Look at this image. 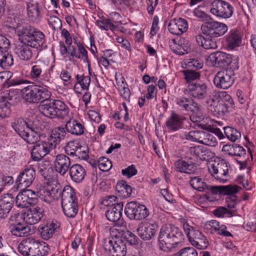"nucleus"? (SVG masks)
<instances>
[{"label":"nucleus","instance_id":"obj_25","mask_svg":"<svg viewBox=\"0 0 256 256\" xmlns=\"http://www.w3.org/2000/svg\"><path fill=\"white\" fill-rule=\"evenodd\" d=\"M224 38L226 46L230 50L238 47L242 44V34L238 30H230Z\"/></svg>","mask_w":256,"mask_h":256},{"label":"nucleus","instance_id":"obj_41","mask_svg":"<svg viewBox=\"0 0 256 256\" xmlns=\"http://www.w3.org/2000/svg\"><path fill=\"white\" fill-rule=\"evenodd\" d=\"M30 126L21 117L14 118L11 123L12 127L20 136H24L26 132V128H28Z\"/></svg>","mask_w":256,"mask_h":256},{"label":"nucleus","instance_id":"obj_53","mask_svg":"<svg viewBox=\"0 0 256 256\" xmlns=\"http://www.w3.org/2000/svg\"><path fill=\"white\" fill-rule=\"evenodd\" d=\"M26 198V194L24 190L19 192L16 198V204L20 208H28L30 206Z\"/></svg>","mask_w":256,"mask_h":256},{"label":"nucleus","instance_id":"obj_14","mask_svg":"<svg viewBox=\"0 0 256 256\" xmlns=\"http://www.w3.org/2000/svg\"><path fill=\"white\" fill-rule=\"evenodd\" d=\"M104 248L112 256H125L126 254V242L119 238L110 240L105 243Z\"/></svg>","mask_w":256,"mask_h":256},{"label":"nucleus","instance_id":"obj_58","mask_svg":"<svg viewBox=\"0 0 256 256\" xmlns=\"http://www.w3.org/2000/svg\"><path fill=\"white\" fill-rule=\"evenodd\" d=\"M98 166L100 170L106 172L112 168V162L106 158L101 157L98 160Z\"/></svg>","mask_w":256,"mask_h":256},{"label":"nucleus","instance_id":"obj_2","mask_svg":"<svg viewBox=\"0 0 256 256\" xmlns=\"http://www.w3.org/2000/svg\"><path fill=\"white\" fill-rule=\"evenodd\" d=\"M158 239L160 250L165 252H170L183 242L184 236L178 227L172 224H166L161 227Z\"/></svg>","mask_w":256,"mask_h":256},{"label":"nucleus","instance_id":"obj_54","mask_svg":"<svg viewBox=\"0 0 256 256\" xmlns=\"http://www.w3.org/2000/svg\"><path fill=\"white\" fill-rule=\"evenodd\" d=\"M234 210H228L225 207L220 206L214 210L213 214L217 217L230 218L234 216Z\"/></svg>","mask_w":256,"mask_h":256},{"label":"nucleus","instance_id":"obj_47","mask_svg":"<svg viewBox=\"0 0 256 256\" xmlns=\"http://www.w3.org/2000/svg\"><path fill=\"white\" fill-rule=\"evenodd\" d=\"M27 14L28 18L32 20H36L40 16L38 3L30 0L27 4Z\"/></svg>","mask_w":256,"mask_h":256},{"label":"nucleus","instance_id":"obj_46","mask_svg":"<svg viewBox=\"0 0 256 256\" xmlns=\"http://www.w3.org/2000/svg\"><path fill=\"white\" fill-rule=\"evenodd\" d=\"M39 172L45 178L48 179L54 172V170L48 161H42L38 164Z\"/></svg>","mask_w":256,"mask_h":256},{"label":"nucleus","instance_id":"obj_52","mask_svg":"<svg viewBox=\"0 0 256 256\" xmlns=\"http://www.w3.org/2000/svg\"><path fill=\"white\" fill-rule=\"evenodd\" d=\"M210 146H215L218 144L216 138L212 134L204 132L201 143Z\"/></svg>","mask_w":256,"mask_h":256},{"label":"nucleus","instance_id":"obj_33","mask_svg":"<svg viewBox=\"0 0 256 256\" xmlns=\"http://www.w3.org/2000/svg\"><path fill=\"white\" fill-rule=\"evenodd\" d=\"M190 153L202 160H208L213 156V153L202 146H197L190 148Z\"/></svg>","mask_w":256,"mask_h":256},{"label":"nucleus","instance_id":"obj_23","mask_svg":"<svg viewBox=\"0 0 256 256\" xmlns=\"http://www.w3.org/2000/svg\"><path fill=\"white\" fill-rule=\"evenodd\" d=\"M60 227V223L56 220L48 221L46 224L40 226L38 231L41 237L44 240L52 238L56 232Z\"/></svg>","mask_w":256,"mask_h":256},{"label":"nucleus","instance_id":"obj_62","mask_svg":"<svg viewBox=\"0 0 256 256\" xmlns=\"http://www.w3.org/2000/svg\"><path fill=\"white\" fill-rule=\"evenodd\" d=\"M138 170L134 164H132L126 168L122 170V174L127 178H130L136 174Z\"/></svg>","mask_w":256,"mask_h":256},{"label":"nucleus","instance_id":"obj_20","mask_svg":"<svg viewBox=\"0 0 256 256\" xmlns=\"http://www.w3.org/2000/svg\"><path fill=\"white\" fill-rule=\"evenodd\" d=\"M123 206V202H120L115 206L108 208L105 214L107 219L118 226H121L123 223V220L122 218Z\"/></svg>","mask_w":256,"mask_h":256},{"label":"nucleus","instance_id":"obj_13","mask_svg":"<svg viewBox=\"0 0 256 256\" xmlns=\"http://www.w3.org/2000/svg\"><path fill=\"white\" fill-rule=\"evenodd\" d=\"M44 69V66L42 62H34L32 64L30 75L33 80L38 82L43 86L48 87L50 84L49 77L46 74H42Z\"/></svg>","mask_w":256,"mask_h":256},{"label":"nucleus","instance_id":"obj_5","mask_svg":"<svg viewBox=\"0 0 256 256\" xmlns=\"http://www.w3.org/2000/svg\"><path fill=\"white\" fill-rule=\"evenodd\" d=\"M184 230L192 246L199 250L206 249L208 241L205 236L198 230H195L192 226L186 222L183 226Z\"/></svg>","mask_w":256,"mask_h":256},{"label":"nucleus","instance_id":"obj_24","mask_svg":"<svg viewBox=\"0 0 256 256\" xmlns=\"http://www.w3.org/2000/svg\"><path fill=\"white\" fill-rule=\"evenodd\" d=\"M157 225L149 222L140 224L136 231L138 236L144 240H148L155 235Z\"/></svg>","mask_w":256,"mask_h":256},{"label":"nucleus","instance_id":"obj_39","mask_svg":"<svg viewBox=\"0 0 256 256\" xmlns=\"http://www.w3.org/2000/svg\"><path fill=\"white\" fill-rule=\"evenodd\" d=\"M10 230L13 235L20 237L27 236L30 232V228L28 226L20 222L12 224L10 226Z\"/></svg>","mask_w":256,"mask_h":256},{"label":"nucleus","instance_id":"obj_34","mask_svg":"<svg viewBox=\"0 0 256 256\" xmlns=\"http://www.w3.org/2000/svg\"><path fill=\"white\" fill-rule=\"evenodd\" d=\"M30 40L27 44L33 48L38 49L44 47L45 44V35L36 28H35V32L32 33Z\"/></svg>","mask_w":256,"mask_h":256},{"label":"nucleus","instance_id":"obj_18","mask_svg":"<svg viewBox=\"0 0 256 256\" xmlns=\"http://www.w3.org/2000/svg\"><path fill=\"white\" fill-rule=\"evenodd\" d=\"M44 216V210L42 208L36 206L28 209L20 216L27 224L32 225L37 224Z\"/></svg>","mask_w":256,"mask_h":256},{"label":"nucleus","instance_id":"obj_59","mask_svg":"<svg viewBox=\"0 0 256 256\" xmlns=\"http://www.w3.org/2000/svg\"><path fill=\"white\" fill-rule=\"evenodd\" d=\"M48 22L54 30H60L62 28L61 20L56 16H50L48 19Z\"/></svg>","mask_w":256,"mask_h":256},{"label":"nucleus","instance_id":"obj_17","mask_svg":"<svg viewBox=\"0 0 256 256\" xmlns=\"http://www.w3.org/2000/svg\"><path fill=\"white\" fill-rule=\"evenodd\" d=\"M35 177V170L30 166L20 174L16 180V182L18 187L27 188L31 185Z\"/></svg>","mask_w":256,"mask_h":256},{"label":"nucleus","instance_id":"obj_27","mask_svg":"<svg viewBox=\"0 0 256 256\" xmlns=\"http://www.w3.org/2000/svg\"><path fill=\"white\" fill-rule=\"evenodd\" d=\"M188 28V22L182 18H174L170 20L168 24L169 32L174 35H180L186 32Z\"/></svg>","mask_w":256,"mask_h":256},{"label":"nucleus","instance_id":"obj_8","mask_svg":"<svg viewBox=\"0 0 256 256\" xmlns=\"http://www.w3.org/2000/svg\"><path fill=\"white\" fill-rule=\"evenodd\" d=\"M190 184L194 190L200 192L208 190L213 194H226L230 190V188L228 186L207 185L202 181L200 178L196 176L191 178Z\"/></svg>","mask_w":256,"mask_h":256},{"label":"nucleus","instance_id":"obj_44","mask_svg":"<svg viewBox=\"0 0 256 256\" xmlns=\"http://www.w3.org/2000/svg\"><path fill=\"white\" fill-rule=\"evenodd\" d=\"M175 102L180 110H185L186 112L191 110V106H196V102L192 98L184 96L176 98Z\"/></svg>","mask_w":256,"mask_h":256},{"label":"nucleus","instance_id":"obj_11","mask_svg":"<svg viewBox=\"0 0 256 256\" xmlns=\"http://www.w3.org/2000/svg\"><path fill=\"white\" fill-rule=\"evenodd\" d=\"M48 188V182H47L44 184H40L38 188L37 192L30 189L24 190V192L26 194V200L29 206L35 204L38 202V197L47 203L46 196H49L50 192Z\"/></svg>","mask_w":256,"mask_h":256},{"label":"nucleus","instance_id":"obj_45","mask_svg":"<svg viewBox=\"0 0 256 256\" xmlns=\"http://www.w3.org/2000/svg\"><path fill=\"white\" fill-rule=\"evenodd\" d=\"M14 64L12 56L10 54L8 49L0 50V67L6 69Z\"/></svg>","mask_w":256,"mask_h":256},{"label":"nucleus","instance_id":"obj_3","mask_svg":"<svg viewBox=\"0 0 256 256\" xmlns=\"http://www.w3.org/2000/svg\"><path fill=\"white\" fill-rule=\"evenodd\" d=\"M49 196H46L47 204H50L61 197V203L78 201L74 188L66 186L62 189L59 184L48 182Z\"/></svg>","mask_w":256,"mask_h":256},{"label":"nucleus","instance_id":"obj_51","mask_svg":"<svg viewBox=\"0 0 256 256\" xmlns=\"http://www.w3.org/2000/svg\"><path fill=\"white\" fill-rule=\"evenodd\" d=\"M220 98V101L223 102L224 105L229 108L232 112L234 109V102L230 95L227 94L226 92H220L218 95Z\"/></svg>","mask_w":256,"mask_h":256},{"label":"nucleus","instance_id":"obj_21","mask_svg":"<svg viewBox=\"0 0 256 256\" xmlns=\"http://www.w3.org/2000/svg\"><path fill=\"white\" fill-rule=\"evenodd\" d=\"M71 164V160L67 155L58 154L54 162L55 170L60 176H64L70 169Z\"/></svg>","mask_w":256,"mask_h":256},{"label":"nucleus","instance_id":"obj_48","mask_svg":"<svg viewBox=\"0 0 256 256\" xmlns=\"http://www.w3.org/2000/svg\"><path fill=\"white\" fill-rule=\"evenodd\" d=\"M11 104L6 98L0 96V118L8 117L11 113Z\"/></svg>","mask_w":256,"mask_h":256},{"label":"nucleus","instance_id":"obj_55","mask_svg":"<svg viewBox=\"0 0 256 256\" xmlns=\"http://www.w3.org/2000/svg\"><path fill=\"white\" fill-rule=\"evenodd\" d=\"M76 83L79 84L81 86V88L83 90H88V88L90 82V78L89 76H80L77 74L76 76Z\"/></svg>","mask_w":256,"mask_h":256},{"label":"nucleus","instance_id":"obj_9","mask_svg":"<svg viewBox=\"0 0 256 256\" xmlns=\"http://www.w3.org/2000/svg\"><path fill=\"white\" fill-rule=\"evenodd\" d=\"M210 12L222 18H230L234 12V7L228 2L222 0H214L210 4Z\"/></svg>","mask_w":256,"mask_h":256},{"label":"nucleus","instance_id":"obj_7","mask_svg":"<svg viewBox=\"0 0 256 256\" xmlns=\"http://www.w3.org/2000/svg\"><path fill=\"white\" fill-rule=\"evenodd\" d=\"M202 33L210 38H218L224 36L228 30L226 24L217 22L211 21L204 23L200 28Z\"/></svg>","mask_w":256,"mask_h":256},{"label":"nucleus","instance_id":"obj_56","mask_svg":"<svg viewBox=\"0 0 256 256\" xmlns=\"http://www.w3.org/2000/svg\"><path fill=\"white\" fill-rule=\"evenodd\" d=\"M204 132L200 130L190 131L186 136V139L194 142L201 143Z\"/></svg>","mask_w":256,"mask_h":256},{"label":"nucleus","instance_id":"obj_50","mask_svg":"<svg viewBox=\"0 0 256 256\" xmlns=\"http://www.w3.org/2000/svg\"><path fill=\"white\" fill-rule=\"evenodd\" d=\"M14 200L13 198L10 194L4 195V196L0 199V206L4 208L5 211H10L14 206Z\"/></svg>","mask_w":256,"mask_h":256},{"label":"nucleus","instance_id":"obj_1","mask_svg":"<svg viewBox=\"0 0 256 256\" xmlns=\"http://www.w3.org/2000/svg\"><path fill=\"white\" fill-rule=\"evenodd\" d=\"M46 88L40 84L27 86L21 90L22 98L30 104L40 102L39 110L44 116L64 120L68 115V107L60 100L50 99V94Z\"/></svg>","mask_w":256,"mask_h":256},{"label":"nucleus","instance_id":"obj_37","mask_svg":"<svg viewBox=\"0 0 256 256\" xmlns=\"http://www.w3.org/2000/svg\"><path fill=\"white\" fill-rule=\"evenodd\" d=\"M64 128L58 126L52 130L51 136L48 139L52 148H56L60 140L65 138L66 132Z\"/></svg>","mask_w":256,"mask_h":256},{"label":"nucleus","instance_id":"obj_42","mask_svg":"<svg viewBox=\"0 0 256 256\" xmlns=\"http://www.w3.org/2000/svg\"><path fill=\"white\" fill-rule=\"evenodd\" d=\"M62 206L64 214L68 218H74L78 213V201L62 203Z\"/></svg>","mask_w":256,"mask_h":256},{"label":"nucleus","instance_id":"obj_57","mask_svg":"<svg viewBox=\"0 0 256 256\" xmlns=\"http://www.w3.org/2000/svg\"><path fill=\"white\" fill-rule=\"evenodd\" d=\"M183 73L184 75L185 80L188 84L190 82H194V80L199 78L200 76V72L193 70H185L183 71Z\"/></svg>","mask_w":256,"mask_h":256},{"label":"nucleus","instance_id":"obj_4","mask_svg":"<svg viewBox=\"0 0 256 256\" xmlns=\"http://www.w3.org/2000/svg\"><path fill=\"white\" fill-rule=\"evenodd\" d=\"M18 252L24 256H46L49 252L48 246L34 238L22 240L18 246Z\"/></svg>","mask_w":256,"mask_h":256},{"label":"nucleus","instance_id":"obj_31","mask_svg":"<svg viewBox=\"0 0 256 256\" xmlns=\"http://www.w3.org/2000/svg\"><path fill=\"white\" fill-rule=\"evenodd\" d=\"M69 174L73 182L80 183L84 180L86 175V172L81 165L74 164L71 166L69 170Z\"/></svg>","mask_w":256,"mask_h":256},{"label":"nucleus","instance_id":"obj_63","mask_svg":"<svg viewBox=\"0 0 256 256\" xmlns=\"http://www.w3.org/2000/svg\"><path fill=\"white\" fill-rule=\"evenodd\" d=\"M186 64L188 68L200 69L202 68L204 63L201 60L190 58L188 60Z\"/></svg>","mask_w":256,"mask_h":256},{"label":"nucleus","instance_id":"obj_12","mask_svg":"<svg viewBox=\"0 0 256 256\" xmlns=\"http://www.w3.org/2000/svg\"><path fill=\"white\" fill-rule=\"evenodd\" d=\"M16 22L15 30L18 37L20 42L27 44L28 42L30 40V39L32 33L35 32L36 28L26 23L22 19H17Z\"/></svg>","mask_w":256,"mask_h":256},{"label":"nucleus","instance_id":"obj_16","mask_svg":"<svg viewBox=\"0 0 256 256\" xmlns=\"http://www.w3.org/2000/svg\"><path fill=\"white\" fill-rule=\"evenodd\" d=\"M50 145V142L39 141L34 144L31 151V156L33 160L38 161L46 156L50 149H53Z\"/></svg>","mask_w":256,"mask_h":256},{"label":"nucleus","instance_id":"obj_22","mask_svg":"<svg viewBox=\"0 0 256 256\" xmlns=\"http://www.w3.org/2000/svg\"><path fill=\"white\" fill-rule=\"evenodd\" d=\"M209 59L214 66L224 68L232 62V54L222 52H216L209 56Z\"/></svg>","mask_w":256,"mask_h":256},{"label":"nucleus","instance_id":"obj_60","mask_svg":"<svg viewBox=\"0 0 256 256\" xmlns=\"http://www.w3.org/2000/svg\"><path fill=\"white\" fill-rule=\"evenodd\" d=\"M124 239L128 242L130 245H136L138 244V238L130 231H126L124 234Z\"/></svg>","mask_w":256,"mask_h":256},{"label":"nucleus","instance_id":"obj_26","mask_svg":"<svg viewBox=\"0 0 256 256\" xmlns=\"http://www.w3.org/2000/svg\"><path fill=\"white\" fill-rule=\"evenodd\" d=\"M185 118L180 116L174 110L171 111L170 115L166 122V126L171 132H176L182 128Z\"/></svg>","mask_w":256,"mask_h":256},{"label":"nucleus","instance_id":"obj_28","mask_svg":"<svg viewBox=\"0 0 256 256\" xmlns=\"http://www.w3.org/2000/svg\"><path fill=\"white\" fill-rule=\"evenodd\" d=\"M210 110L213 114L218 117L222 116L232 111L224 105V103L220 100L216 101L214 98H210L207 101Z\"/></svg>","mask_w":256,"mask_h":256},{"label":"nucleus","instance_id":"obj_64","mask_svg":"<svg viewBox=\"0 0 256 256\" xmlns=\"http://www.w3.org/2000/svg\"><path fill=\"white\" fill-rule=\"evenodd\" d=\"M117 198L114 196H106L102 202V204L108 208L116 205Z\"/></svg>","mask_w":256,"mask_h":256},{"label":"nucleus","instance_id":"obj_19","mask_svg":"<svg viewBox=\"0 0 256 256\" xmlns=\"http://www.w3.org/2000/svg\"><path fill=\"white\" fill-rule=\"evenodd\" d=\"M210 172L216 179L220 182H224L227 181L228 168L226 162H222L217 164H213L209 168Z\"/></svg>","mask_w":256,"mask_h":256},{"label":"nucleus","instance_id":"obj_10","mask_svg":"<svg viewBox=\"0 0 256 256\" xmlns=\"http://www.w3.org/2000/svg\"><path fill=\"white\" fill-rule=\"evenodd\" d=\"M234 82V73L230 69L218 72L213 79L214 84L216 88L224 90L230 88Z\"/></svg>","mask_w":256,"mask_h":256},{"label":"nucleus","instance_id":"obj_30","mask_svg":"<svg viewBox=\"0 0 256 256\" xmlns=\"http://www.w3.org/2000/svg\"><path fill=\"white\" fill-rule=\"evenodd\" d=\"M32 48L30 45L20 42L15 45L14 52L20 59L28 60L32 56Z\"/></svg>","mask_w":256,"mask_h":256},{"label":"nucleus","instance_id":"obj_35","mask_svg":"<svg viewBox=\"0 0 256 256\" xmlns=\"http://www.w3.org/2000/svg\"><path fill=\"white\" fill-rule=\"evenodd\" d=\"M65 128L66 131L75 136H80L84 134V126L78 120L74 119H70L66 124Z\"/></svg>","mask_w":256,"mask_h":256},{"label":"nucleus","instance_id":"obj_29","mask_svg":"<svg viewBox=\"0 0 256 256\" xmlns=\"http://www.w3.org/2000/svg\"><path fill=\"white\" fill-rule=\"evenodd\" d=\"M42 134L41 130L34 126H30L26 128V132L21 137L28 143L33 144L40 141V136Z\"/></svg>","mask_w":256,"mask_h":256},{"label":"nucleus","instance_id":"obj_38","mask_svg":"<svg viewBox=\"0 0 256 256\" xmlns=\"http://www.w3.org/2000/svg\"><path fill=\"white\" fill-rule=\"evenodd\" d=\"M174 168L177 172L190 174L194 173L196 170V164L179 160L174 163Z\"/></svg>","mask_w":256,"mask_h":256},{"label":"nucleus","instance_id":"obj_15","mask_svg":"<svg viewBox=\"0 0 256 256\" xmlns=\"http://www.w3.org/2000/svg\"><path fill=\"white\" fill-rule=\"evenodd\" d=\"M186 91L192 98L197 100H204L208 95V86L202 82H190Z\"/></svg>","mask_w":256,"mask_h":256},{"label":"nucleus","instance_id":"obj_32","mask_svg":"<svg viewBox=\"0 0 256 256\" xmlns=\"http://www.w3.org/2000/svg\"><path fill=\"white\" fill-rule=\"evenodd\" d=\"M172 41L174 42V44L170 46V49L175 54L182 56L190 51V44L188 40L184 38H180L178 44L174 39H173Z\"/></svg>","mask_w":256,"mask_h":256},{"label":"nucleus","instance_id":"obj_49","mask_svg":"<svg viewBox=\"0 0 256 256\" xmlns=\"http://www.w3.org/2000/svg\"><path fill=\"white\" fill-rule=\"evenodd\" d=\"M223 129L226 136L232 142H236L241 138L240 132L236 128L228 126Z\"/></svg>","mask_w":256,"mask_h":256},{"label":"nucleus","instance_id":"obj_36","mask_svg":"<svg viewBox=\"0 0 256 256\" xmlns=\"http://www.w3.org/2000/svg\"><path fill=\"white\" fill-rule=\"evenodd\" d=\"M230 188V190L226 194H218L219 195L226 196V206L230 208H234L237 204L238 197L235 194L241 188L240 186L234 184L226 185Z\"/></svg>","mask_w":256,"mask_h":256},{"label":"nucleus","instance_id":"obj_61","mask_svg":"<svg viewBox=\"0 0 256 256\" xmlns=\"http://www.w3.org/2000/svg\"><path fill=\"white\" fill-rule=\"evenodd\" d=\"M76 145H78V143L74 142H70L64 147L65 153L70 156H75L76 150Z\"/></svg>","mask_w":256,"mask_h":256},{"label":"nucleus","instance_id":"obj_43","mask_svg":"<svg viewBox=\"0 0 256 256\" xmlns=\"http://www.w3.org/2000/svg\"><path fill=\"white\" fill-rule=\"evenodd\" d=\"M116 189L119 196L122 198H129L132 190V188L124 180L118 182L116 185Z\"/></svg>","mask_w":256,"mask_h":256},{"label":"nucleus","instance_id":"obj_40","mask_svg":"<svg viewBox=\"0 0 256 256\" xmlns=\"http://www.w3.org/2000/svg\"><path fill=\"white\" fill-rule=\"evenodd\" d=\"M214 38L210 36L209 38H206L202 34H198L196 36V40L198 44L206 50L217 48L216 41Z\"/></svg>","mask_w":256,"mask_h":256},{"label":"nucleus","instance_id":"obj_6","mask_svg":"<svg viewBox=\"0 0 256 256\" xmlns=\"http://www.w3.org/2000/svg\"><path fill=\"white\" fill-rule=\"evenodd\" d=\"M124 213L130 220H141L148 216L149 210L144 205L131 202L125 206Z\"/></svg>","mask_w":256,"mask_h":256}]
</instances>
